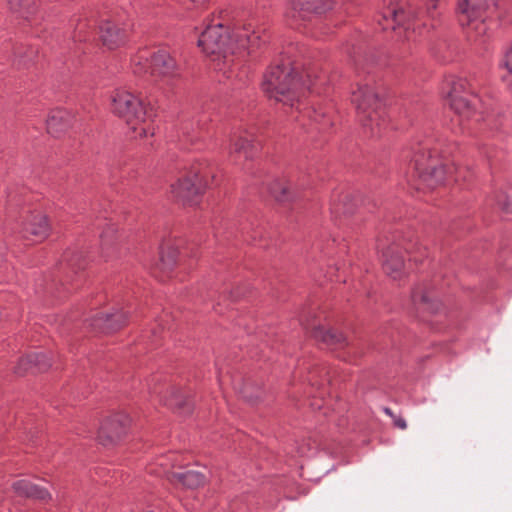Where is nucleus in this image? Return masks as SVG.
<instances>
[{
	"label": "nucleus",
	"instance_id": "4c0bfd02",
	"mask_svg": "<svg viewBox=\"0 0 512 512\" xmlns=\"http://www.w3.org/2000/svg\"><path fill=\"white\" fill-rule=\"evenodd\" d=\"M5 247L2 243H0V261L3 258Z\"/></svg>",
	"mask_w": 512,
	"mask_h": 512
},
{
	"label": "nucleus",
	"instance_id": "ea45409f",
	"mask_svg": "<svg viewBox=\"0 0 512 512\" xmlns=\"http://www.w3.org/2000/svg\"><path fill=\"white\" fill-rule=\"evenodd\" d=\"M494 5L496 8H499V9L503 7L502 3L499 1L495 2Z\"/></svg>",
	"mask_w": 512,
	"mask_h": 512
},
{
	"label": "nucleus",
	"instance_id": "20e7f679",
	"mask_svg": "<svg viewBox=\"0 0 512 512\" xmlns=\"http://www.w3.org/2000/svg\"><path fill=\"white\" fill-rule=\"evenodd\" d=\"M351 103L355 106L365 133L370 137H380L388 123L385 119V101L376 88L358 83L351 93Z\"/></svg>",
	"mask_w": 512,
	"mask_h": 512
},
{
	"label": "nucleus",
	"instance_id": "dca6fc26",
	"mask_svg": "<svg viewBox=\"0 0 512 512\" xmlns=\"http://www.w3.org/2000/svg\"><path fill=\"white\" fill-rule=\"evenodd\" d=\"M51 226L48 217L42 212H30L21 222L19 234L22 238L40 242L49 236Z\"/></svg>",
	"mask_w": 512,
	"mask_h": 512
},
{
	"label": "nucleus",
	"instance_id": "ddd939ff",
	"mask_svg": "<svg viewBox=\"0 0 512 512\" xmlns=\"http://www.w3.org/2000/svg\"><path fill=\"white\" fill-rule=\"evenodd\" d=\"M332 7L333 0H292L286 18L291 26H296L300 22L311 21Z\"/></svg>",
	"mask_w": 512,
	"mask_h": 512
},
{
	"label": "nucleus",
	"instance_id": "1a4fd4ad",
	"mask_svg": "<svg viewBox=\"0 0 512 512\" xmlns=\"http://www.w3.org/2000/svg\"><path fill=\"white\" fill-rule=\"evenodd\" d=\"M112 109L130 125L145 122L155 116L150 104H145L141 98L124 90H117L112 96Z\"/></svg>",
	"mask_w": 512,
	"mask_h": 512
},
{
	"label": "nucleus",
	"instance_id": "f03ea898",
	"mask_svg": "<svg viewBox=\"0 0 512 512\" xmlns=\"http://www.w3.org/2000/svg\"><path fill=\"white\" fill-rule=\"evenodd\" d=\"M262 89L269 99L294 108L310 86L304 83L302 75L291 66L290 61L282 60L270 66L264 74Z\"/></svg>",
	"mask_w": 512,
	"mask_h": 512
},
{
	"label": "nucleus",
	"instance_id": "a878e982",
	"mask_svg": "<svg viewBox=\"0 0 512 512\" xmlns=\"http://www.w3.org/2000/svg\"><path fill=\"white\" fill-rule=\"evenodd\" d=\"M50 365V361L46 355L43 353H35L21 359L18 366L15 368V373L21 375L33 367L38 371H45Z\"/></svg>",
	"mask_w": 512,
	"mask_h": 512
},
{
	"label": "nucleus",
	"instance_id": "423d86ee",
	"mask_svg": "<svg viewBox=\"0 0 512 512\" xmlns=\"http://www.w3.org/2000/svg\"><path fill=\"white\" fill-rule=\"evenodd\" d=\"M215 179L216 174L207 162H197L184 177L171 185V192L177 202L196 205Z\"/></svg>",
	"mask_w": 512,
	"mask_h": 512
},
{
	"label": "nucleus",
	"instance_id": "2eb2a0df",
	"mask_svg": "<svg viewBox=\"0 0 512 512\" xmlns=\"http://www.w3.org/2000/svg\"><path fill=\"white\" fill-rule=\"evenodd\" d=\"M267 190L276 203L290 209L298 208L303 199V192L299 187L286 178L273 180L268 184Z\"/></svg>",
	"mask_w": 512,
	"mask_h": 512
},
{
	"label": "nucleus",
	"instance_id": "b1692460",
	"mask_svg": "<svg viewBox=\"0 0 512 512\" xmlns=\"http://www.w3.org/2000/svg\"><path fill=\"white\" fill-rule=\"evenodd\" d=\"M73 116L65 109H53L46 120L47 132L59 137L72 125Z\"/></svg>",
	"mask_w": 512,
	"mask_h": 512
},
{
	"label": "nucleus",
	"instance_id": "f704fd0d",
	"mask_svg": "<svg viewBox=\"0 0 512 512\" xmlns=\"http://www.w3.org/2000/svg\"><path fill=\"white\" fill-rule=\"evenodd\" d=\"M413 301L420 302L422 305H427L430 302V297L426 290H416V292L412 296Z\"/></svg>",
	"mask_w": 512,
	"mask_h": 512
},
{
	"label": "nucleus",
	"instance_id": "4468645a",
	"mask_svg": "<svg viewBox=\"0 0 512 512\" xmlns=\"http://www.w3.org/2000/svg\"><path fill=\"white\" fill-rule=\"evenodd\" d=\"M132 31L129 21L104 19L98 25L99 40L109 50L117 49L126 44Z\"/></svg>",
	"mask_w": 512,
	"mask_h": 512
},
{
	"label": "nucleus",
	"instance_id": "f257e3e1",
	"mask_svg": "<svg viewBox=\"0 0 512 512\" xmlns=\"http://www.w3.org/2000/svg\"><path fill=\"white\" fill-rule=\"evenodd\" d=\"M448 152L431 147L430 140L417 142L402 152L408 161L406 178L416 190H433L443 184L451 169L444 163Z\"/></svg>",
	"mask_w": 512,
	"mask_h": 512
},
{
	"label": "nucleus",
	"instance_id": "c756f323",
	"mask_svg": "<svg viewBox=\"0 0 512 512\" xmlns=\"http://www.w3.org/2000/svg\"><path fill=\"white\" fill-rule=\"evenodd\" d=\"M95 24L87 19H79L74 28L73 39L79 42L90 40Z\"/></svg>",
	"mask_w": 512,
	"mask_h": 512
},
{
	"label": "nucleus",
	"instance_id": "58836bf2",
	"mask_svg": "<svg viewBox=\"0 0 512 512\" xmlns=\"http://www.w3.org/2000/svg\"><path fill=\"white\" fill-rule=\"evenodd\" d=\"M384 411H385V413H386V414H388L389 416H391V417H393V418L395 417V416L393 415V413H392L391 409H389V408H385V409H384Z\"/></svg>",
	"mask_w": 512,
	"mask_h": 512
},
{
	"label": "nucleus",
	"instance_id": "37998d69",
	"mask_svg": "<svg viewBox=\"0 0 512 512\" xmlns=\"http://www.w3.org/2000/svg\"><path fill=\"white\" fill-rule=\"evenodd\" d=\"M370 204H371L373 207L375 206V203H374L373 201H369V202H368V205H370Z\"/></svg>",
	"mask_w": 512,
	"mask_h": 512
},
{
	"label": "nucleus",
	"instance_id": "c9c22d12",
	"mask_svg": "<svg viewBox=\"0 0 512 512\" xmlns=\"http://www.w3.org/2000/svg\"><path fill=\"white\" fill-rule=\"evenodd\" d=\"M394 424H395V426H397L398 428H400L402 430L407 428L406 421L400 417H394Z\"/></svg>",
	"mask_w": 512,
	"mask_h": 512
},
{
	"label": "nucleus",
	"instance_id": "6ab92c4d",
	"mask_svg": "<svg viewBox=\"0 0 512 512\" xmlns=\"http://www.w3.org/2000/svg\"><path fill=\"white\" fill-rule=\"evenodd\" d=\"M359 203L365 205L364 200L360 198L359 192H340L333 194L330 210L337 218L349 217L356 212Z\"/></svg>",
	"mask_w": 512,
	"mask_h": 512
},
{
	"label": "nucleus",
	"instance_id": "a19ab883",
	"mask_svg": "<svg viewBox=\"0 0 512 512\" xmlns=\"http://www.w3.org/2000/svg\"><path fill=\"white\" fill-rule=\"evenodd\" d=\"M190 252H191V257H196V251H194L193 247L190 249Z\"/></svg>",
	"mask_w": 512,
	"mask_h": 512
},
{
	"label": "nucleus",
	"instance_id": "473e14b6",
	"mask_svg": "<svg viewBox=\"0 0 512 512\" xmlns=\"http://www.w3.org/2000/svg\"><path fill=\"white\" fill-rule=\"evenodd\" d=\"M171 397L172 398L170 400L165 401V404L169 405L170 407L182 408L187 404L185 397L180 391H172Z\"/></svg>",
	"mask_w": 512,
	"mask_h": 512
},
{
	"label": "nucleus",
	"instance_id": "4be33fe9",
	"mask_svg": "<svg viewBox=\"0 0 512 512\" xmlns=\"http://www.w3.org/2000/svg\"><path fill=\"white\" fill-rule=\"evenodd\" d=\"M6 49H10L12 54L9 59L12 65L17 69H26L35 63V59L38 57L39 50L35 45L24 44V43H7Z\"/></svg>",
	"mask_w": 512,
	"mask_h": 512
},
{
	"label": "nucleus",
	"instance_id": "6e6552de",
	"mask_svg": "<svg viewBox=\"0 0 512 512\" xmlns=\"http://www.w3.org/2000/svg\"><path fill=\"white\" fill-rule=\"evenodd\" d=\"M145 51L135 56L133 72L137 75L149 74L155 80L179 75V68L176 60L166 50L153 52L149 57L144 55Z\"/></svg>",
	"mask_w": 512,
	"mask_h": 512
},
{
	"label": "nucleus",
	"instance_id": "e433bc0d",
	"mask_svg": "<svg viewBox=\"0 0 512 512\" xmlns=\"http://www.w3.org/2000/svg\"><path fill=\"white\" fill-rule=\"evenodd\" d=\"M196 6H202L207 3L209 0H190Z\"/></svg>",
	"mask_w": 512,
	"mask_h": 512
},
{
	"label": "nucleus",
	"instance_id": "7c9ffc66",
	"mask_svg": "<svg viewBox=\"0 0 512 512\" xmlns=\"http://www.w3.org/2000/svg\"><path fill=\"white\" fill-rule=\"evenodd\" d=\"M117 232V228L113 223H106V227L103 229L100 238L103 253L109 249L113 244L114 236Z\"/></svg>",
	"mask_w": 512,
	"mask_h": 512
},
{
	"label": "nucleus",
	"instance_id": "5701e85b",
	"mask_svg": "<svg viewBox=\"0 0 512 512\" xmlns=\"http://www.w3.org/2000/svg\"><path fill=\"white\" fill-rule=\"evenodd\" d=\"M162 471L156 472L159 476H166L172 483L181 484L184 487L195 489L203 485L205 476L197 471H187L185 473L170 472L164 462L159 463Z\"/></svg>",
	"mask_w": 512,
	"mask_h": 512
},
{
	"label": "nucleus",
	"instance_id": "bb28decb",
	"mask_svg": "<svg viewBox=\"0 0 512 512\" xmlns=\"http://www.w3.org/2000/svg\"><path fill=\"white\" fill-rule=\"evenodd\" d=\"M13 488L20 496L31 497L39 500L50 499L49 492L27 480H19L13 484Z\"/></svg>",
	"mask_w": 512,
	"mask_h": 512
},
{
	"label": "nucleus",
	"instance_id": "cd10ccee",
	"mask_svg": "<svg viewBox=\"0 0 512 512\" xmlns=\"http://www.w3.org/2000/svg\"><path fill=\"white\" fill-rule=\"evenodd\" d=\"M11 11L20 18L30 20L38 9L36 0H7Z\"/></svg>",
	"mask_w": 512,
	"mask_h": 512
},
{
	"label": "nucleus",
	"instance_id": "7ed1b4c3",
	"mask_svg": "<svg viewBox=\"0 0 512 512\" xmlns=\"http://www.w3.org/2000/svg\"><path fill=\"white\" fill-rule=\"evenodd\" d=\"M439 0H406L401 4L387 7L377 19L381 30H395L396 26L405 30L416 27H426V19L435 21L440 15L438 11Z\"/></svg>",
	"mask_w": 512,
	"mask_h": 512
},
{
	"label": "nucleus",
	"instance_id": "39448f33",
	"mask_svg": "<svg viewBox=\"0 0 512 512\" xmlns=\"http://www.w3.org/2000/svg\"><path fill=\"white\" fill-rule=\"evenodd\" d=\"M378 247L382 249V267L384 272L393 279H400L404 273V256L402 250L410 255V261L417 265L422 264L428 256L427 248L422 246L418 240L403 238L401 241L394 235L391 243L386 245L378 240Z\"/></svg>",
	"mask_w": 512,
	"mask_h": 512
},
{
	"label": "nucleus",
	"instance_id": "0eeeda50",
	"mask_svg": "<svg viewBox=\"0 0 512 512\" xmlns=\"http://www.w3.org/2000/svg\"><path fill=\"white\" fill-rule=\"evenodd\" d=\"M87 252L79 249H67L56 265L53 285H74L80 288L85 284Z\"/></svg>",
	"mask_w": 512,
	"mask_h": 512
},
{
	"label": "nucleus",
	"instance_id": "aec40b11",
	"mask_svg": "<svg viewBox=\"0 0 512 512\" xmlns=\"http://www.w3.org/2000/svg\"><path fill=\"white\" fill-rule=\"evenodd\" d=\"M487 9V0H457V20L462 27L471 25L481 17H484Z\"/></svg>",
	"mask_w": 512,
	"mask_h": 512
},
{
	"label": "nucleus",
	"instance_id": "f8f14e48",
	"mask_svg": "<svg viewBox=\"0 0 512 512\" xmlns=\"http://www.w3.org/2000/svg\"><path fill=\"white\" fill-rule=\"evenodd\" d=\"M180 249V243L172 241L163 242L159 248V259L151 267L152 276L159 279L162 284L172 277L174 268L179 262V256L188 253L189 248Z\"/></svg>",
	"mask_w": 512,
	"mask_h": 512
},
{
	"label": "nucleus",
	"instance_id": "393cba45",
	"mask_svg": "<svg viewBox=\"0 0 512 512\" xmlns=\"http://www.w3.org/2000/svg\"><path fill=\"white\" fill-rule=\"evenodd\" d=\"M261 149L260 142L252 135L239 136L233 140L231 154L237 158L244 157L245 160L253 159Z\"/></svg>",
	"mask_w": 512,
	"mask_h": 512
},
{
	"label": "nucleus",
	"instance_id": "2f4dec72",
	"mask_svg": "<svg viewBox=\"0 0 512 512\" xmlns=\"http://www.w3.org/2000/svg\"><path fill=\"white\" fill-rule=\"evenodd\" d=\"M497 205L498 207L506 213H512V196L505 193H500L497 195Z\"/></svg>",
	"mask_w": 512,
	"mask_h": 512
},
{
	"label": "nucleus",
	"instance_id": "a211bd4d",
	"mask_svg": "<svg viewBox=\"0 0 512 512\" xmlns=\"http://www.w3.org/2000/svg\"><path fill=\"white\" fill-rule=\"evenodd\" d=\"M301 323L304 329L318 341H321L327 345L339 347H346L349 345L343 334L331 330H325L321 324V321L315 316H313L312 319L307 318L302 320Z\"/></svg>",
	"mask_w": 512,
	"mask_h": 512
},
{
	"label": "nucleus",
	"instance_id": "9b49d317",
	"mask_svg": "<svg viewBox=\"0 0 512 512\" xmlns=\"http://www.w3.org/2000/svg\"><path fill=\"white\" fill-rule=\"evenodd\" d=\"M448 98L451 109L467 119L475 113L479 102L477 95L471 90V84L462 78L451 82Z\"/></svg>",
	"mask_w": 512,
	"mask_h": 512
},
{
	"label": "nucleus",
	"instance_id": "412c9836",
	"mask_svg": "<svg viewBox=\"0 0 512 512\" xmlns=\"http://www.w3.org/2000/svg\"><path fill=\"white\" fill-rule=\"evenodd\" d=\"M127 321V316L123 311H116L115 313H102L99 312L92 317L87 325L93 329L103 333H113L121 329Z\"/></svg>",
	"mask_w": 512,
	"mask_h": 512
},
{
	"label": "nucleus",
	"instance_id": "79ce46f5",
	"mask_svg": "<svg viewBox=\"0 0 512 512\" xmlns=\"http://www.w3.org/2000/svg\"><path fill=\"white\" fill-rule=\"evenodd\" d=\"M426 309H427V310H430V311H432V312L436 310V309H435L434 307H432V306H431V307H430V306H428Z\"/></svg>",
	"mask_w": 512,
	"mask_h": 512
},
{
	"label": "nucleus",
	"instance_id": "9d476101",
	"mask_svg": "<svg viewBox=\"0 0 512 512\" xmlns=\"http://www.w3.org/2000/svg\"><path fill=\"white\" fill-rule=\"evenodd\" d=\"M197 43L205 54L215 56V60L226 59L232 52L229 28L221 23L207 26L200 34Z\"/></svg>",
	"mask_w": 512,
	"mask_h": 512
},
{
	"label": "nucleus",
	"instance_id": "f3484780",
	"mask_svg": "<svg viewBox=\"0 0 512 512\" xmlns=\"http://www.w3.org/2000/svg\"><path fill=\"white\" fill-rule=\"evenodd\" d=\"M130 418L124 413L108 417L101 424L98 439L103 445L116 443L127 431Z\"/></svg>",
	"mask_w": 512,
	"mask_h": 512
},
{
	"label": "nucleus",
	"instance_id": "72a5a7b5",
	"mask_svg": "<svg viewBox=\"0 0 512 512\" xmlns=\"http://www.w3.org/2000/svg\"><path fill=\"white\" fill-rule=\"evenodd\" d=\"M467 27H471L478 35H484L487 31V25L483 17L473 22L471 25H466Z\"/></svg>",
	"mask_w": 512,
	"mask_h": 512
},
{
	"label": "nucleus",
	"instance_id": "c85d7f7f",
	"mask_svg": "<svg viewBox=\"0 0 512 512\" xmlns=\"http://www.w3.org/2000/svg\"><path fill=\"white\" fill-rule=\"evenodd\" d=\"M367 50L368 46L365 42L352 43L347 46V53L357 69L359 66H364V64L374 63V58L368 57Z\"/></svg>",
	"mask_w": 512,
	"mask_h": 512
}]
</instances>
